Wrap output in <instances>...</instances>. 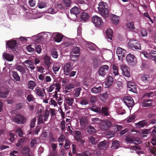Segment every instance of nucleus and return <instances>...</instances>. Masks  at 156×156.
<instances>
[{"label":"nucleus","mask_w":156,"mask_h":156,"mask_svg":"<svg viewBox=\"0 0 156 156\" xmlns=\"http://www.w3.org/2000/svg\"><path fill=\"white\" fill-rule=\"evenodd\" d=\"M105 4H106L105 3L101 2L99 3V7L98 8L101 15L104 17L106 18L109 16V11L108 9L105 8Z\"/></svg>","instance_id":"nucleus-1"},{"label":"nucleus","mask_w":156,"mask_h":156,"mask_svg":"<svg viewBox=\"0 0 156 156\" xmlns=\"http://www.w3.org/2000/svg\"><path fill=\"white\" fill-rule=\"evenodd\" d=\"M128 46L133 50L141 49V45L139 42L133 39L129 41Z\"/></svg>","instance_id":"nucleus-2"},{"label":"nucleus","mask_w":156,"mask_h":156,"mask_svg":"<svg viewBox=\"0 0 156 156\" xmlns=\"http://www.w3.org/2000/svg\"><path fill=\"white\" fill-rule=\"evenodd\" d=\"M109 67L107 65L102 66L99 68L98 71V74L99 76L104 77L107 75L108 73Z\"/></svg>","instance_id":"nucleus-3"},{"label":"nucleus","mask_w":156,"mask_h":156,"mask_svg":"<svg viewBox=\"0 0 156 156\" xmlns=\"http://www.w3.org/2000/svg\"><path fill=\"white\" fill-rule=\"evenodd\" d=\"M13 121L18 124H23L26 122V119L24 116L17 114L13 118Z\"/></svg>","instance_id":"nucleus-4"},{"label":"nucleus","mask_w":156,"mask_h":156,"mask_svg":"<svg viewBox=\"0 0 156 156\" xmlns=\"http://www.w3.org/2000/svg\"><path fill=\"white\" fill-rule=\"evenodd\" d=\"M92 22L96 27H100L103 25V22L100 17L97 16H94L92 17Z\"/></svg>","instance_id":"nucleus-5"},{"label":"nucleus","mask_w":156,"mask_h":156,"mask_svg":"<svg viewBox=\"0 0 156 156\" xmlns=\"http://www.w3.org/2000/svg\"><path fill=\"white\" fill-rule=\"evenodd\" d=\"M120 68L122 71V74L123 75L127 77L130 76V70L128 66L124 65H122L120 66Z\"/></svg>","instance_id":"nucleus-6"},{"label":"nucleus","mask_w":156,"mask_h":156,"mask_svg":"<svg viewBox=\"0 0 156 156\" xmlns=\"http://www.w3.org/2000/svg\"><path fill=\"white\" fill-rule=\"evenodd\" d=\"M73 69L72 66H71L70 62H68L65 64L63 66V71L66 76H68L69 72Z\"/></svg>","instance_id":"nucleus-7"},{"label":"nucleus","mask_w":156,"mask_h":156,"mask_svg":"<svg viewBox=\"0 0 156 156\" xmlns=\"http://www.w3.org/2000/svg\"><path fill=\"white\" fill-rule=\"evenodd\" d=\"M111 123L109 121H104L101 122L100 128L102 130H105L109 129L111 126Z\"/></svg>","instance_id":"nucleus-8"},{"label":"nucleus","mask_w":156,"mask_h":156,"mask_svg":"<svg viewBox=\"0 0 156 156\" xmlns=\"http://www.w3.org/2000/svg\"><path fill=\"white\" fill-rule=\"evenodd\" d=\"M126 60L129 65H132L136 62V58L133 55L129 54L126 56Z\"/></svg>","instance_id":"nucleus-9"},{"label":"nucleus","mask_w":156,"mask_h":156,"mask_svg":"<svg viewBox=\"0 0 156 156\" xmlns=\"http://www.w3.org/2000/svg\"><path fill=\"white\" fill-rule=\"evenodd\" d=\"M124 103L129 107H133L134 105V101L133 98L130 97H126L123 98Z\"/></svg>","instance_id":"nucleus-10"},{"label":"nucleus","mask_w":156,"mask_h":156,"mask_svg":"<svg viewBox=\"0 0 156 156\" xmlns=\"http://www.w3.org/2000/svg\"><path fill=\"white\" fill-rule=\"evenodd\" d=\"M126 51L120 47H118L116 50V53L119 60H122L125 56Z\"/></svg>","instance_id":"nucleus-11"},{"label":"nucleus","mask_w":156,"mask_h":156,"mask_svg":"<svg viewBox=\"0 0 156 156\" xmlns=\"http://www.w3.org/2000/svg\"><path fill=\"white\" fill-rule=\"evenodd\" d=\"M9 91L8 88H2L0 89V97L5 98L9 94Z\"/></svg>","instance_id":"nucleus-12"},{"label":"nucleus","mask_w":156,"mask_h":156,"mask_svg":"<svg viewBox=\"0 0 156 156\" xmlns=\"http://www.w3.org/2000/svg\"><path fill=\"white\" fill-rule=\"evenodd\" d=\"M63 35L60 33H56L53 35V39L55 41L57 42H60L63 38Z\"/></svg>","instance_id":"nucleus-13"},{"label":"nucleus","mask_w":156,"mask_h":156,"mask_svg":"<svg viewBox=\"0 0 156 156\" xmlns=\"http://www.w3.org/2000/svg\"><path fill=\"white\" fill-rule=\"evenodd\" d=\"M108 146V144L106 143V141H105L100 142L98 145V147L99 148L102 150H106Z\"/></svg>","instance_id":"nucleus-14"},{"label":"nucleus","mask_w":156,"mask_h":156,"mask_svg":"<svg viewBox=\"0 0 156 156\" xmlns=\"http://www.w3.org/2000/svg\"><path fill=\"white\" fill-rule=\"evenodd\" d=\"M6 44L8 47L11 49L13 50L14 47L16 45V40L9 41L6 43Z\"/></svg>","instance_id":"nucleus-15"},{"label":"nucleus","mask_w":156,"mask_h":156,"mask_svg":"<svg viewBox=\"0 0 156 156\" xmlns=\"http://www.w3.org/2000/svg\"><path fill=\"white\" fill-rule=\"evenodd\" d=\"M3 57L8 61H12L13 59V56L9 54L4 53L3 54Z\"/></svg>","instance_id":"nucleus-16"},{"label":"nucleus","mask_w":156,"mask_h":156,"mask_svg":"<svg viewBox=\"0 0 156 156\" xmlns=\"http://www.w3.org/2000/svg\"><path fill=\"white\" fill-rule=\"evenodd\" d=\"M44 89H43L42 90L41 89L36 88L35 91L36 94L39 96L43 97L44 96L45 94Z\"/></svg>","instance_id":"nucleus-17"},{"label":"nucleus","mask_w":156,"mask_h":156,"mask_svg":"<svg viewBox=\"0 0 156 156\" xmlns=\"http://www.w3.org/2000/svg\"><path fill=\"white\" fill-rule=\"evenodd\" d=\"M150 78V76L148 74H144L140 76V80L144 83L148 82Z\"/></svg>","instance_id":"nucleus-18"},{"label":"nucleus","mask_w":156,"mask_h":156,"mask_svg":"<svg viewBox=\"0 0 156 156\" xmlns=\"http://www.w3.org/2000/svg\"><path fill=\"white\" fill-rule=\"evenodd\" d=\"M50 59V57L47 55H46L44 57V62L47 67L48 68L49 67L51 63Z\"/></svg>","instance_id":"nucleus-19"},{"label":"nucleus","mask_w":156,"mask_h":156,"mask_svg":"<svg viewBox=\"0 0 156 156\" xmlns=\"http://www.w3.org/2000/svg\"><path fill=\"white\" fill-rule=\"evenodd\" d=\"M152 100L151 99H147L143 101L142 106L144 107L151 106L152 105Z\"/></svg>","instance_id":"nucleus-20"},{"label":"nucleus","mask_w":156,"mask_h":156,"mask_svg":"<svg viewBox=\"0 0 156 156\" xmlns=\"http://www.w3.org/2000/svg\"><path fill=\"white\" fill-rule=\"evenodd\" d=\"M102 89V87L101 86L95 87L91 89V92L95 94L100 93Z\"/></svg>","instance_id":"nucleus-21"},{"label":"nucleus","mask_w":156,"mask_h":156,"mask_svg":"<svg viewBox=\"0 0 156 156\" xmlns=\"http://www.w3.org/2000/svg\"><path fill=\"white\" fill-rule=\"evenodd\" d=\"M113 31L110 28L107 29L106 31V34L107 35V38L112 40L113 37Z\"/></svg>","instance_id":"nucleus-22"},{"label":"nucleus","mask_w":156,"mask_h":156,"mask_svg":"<svg viewBox=\"0 0 156 156\" xmlns=\"http://www.w3.org/2000/svg\"><path fill=\"white\" fill-rule=\"evenodd\" d=\"M101 113L104 116H108L109 115L108 108L107 107H102L101 110Z\"/></svg>","instance_id":"nucleus-23"},{"label":"nucleus","mask_w":156,"mask_h":156,"mask_svg":"<svg viewBox=\"0 0 156 156\" xmlns=\"http://www.w3.org/2000/svg\"><path fill=\"white\" fill-rule=\"evenodd\" d=\"M113 77L110 76H109L107 80L105 83V85L107 87H109L113 83Z\"/></svg>","instance_id":"nucleus-24"},{"label":"nucleus","mask_w":156,"mask_h":156,"mask_svg":"<svg viewBox=\"0 0 156 156\" xmlns=\"http://www.w3.org/2000/svg\"><path fill=\"white\" fill-rule=\"evenodd\" d=\"M108 95L107 92H105L104 94H101L100 97V99L102 101L104 102L106 101L108 98Z\"/></svg>","instance_id":"nucleus-25"},{"label":"nucleus","mask_w":156,"mask_h":156,"mask_svg":"<svg viewBox=\"0 0 156 156\" xmlns=\"http://www.w3.org/2000/svg\"><path fill=\"white\" fill-rule=\"evenodd\" d=\"M112 145L111 148L112 149H117L118 148L119 145V142L118 141L114 140L112 142Z\"/></svg>","instance_id":"nucleus-26"},{"label":"nucleus","mask_w":156,"mask_h":156,"mask_svg":"<svg viewBox=\"0 0 156 156\" xmlns=\"http://www.w3.org/2000/svg\"><path fill=\"white\" fill-rule=\"evenodd\" d=\"M70 12L72 14L75 15L76 16L79 13L80 11L77 7L75 6L70 9Z\"/></svg>","instance_id":"nucleus-27"},{"label":"nucleus","mask_w":156,"mask_h":156,"mask_svg":"<svg viewBox=\"0 0 156 156\" xmlns=\"http://www.w3.org/2000/svg\"><path fill=\"white\" fill-rule=\"evenodd\" d=\"M66 102L69 105L72 106L74 101V99L73 98L66 97L65 99Z\"/></svg>","instance_id":"nucleus-28"},{"label":"nucleus","mask_w":156,"mask_h":156,"mask_svg":"<svg viewBox=\"0 0 156 156\" xmlns=\"http://www.w3.org/2000/svg\"><path fill=\"white\" fill-rule=\"evenodd\" d=\"M127 28L131 31H134L135 29L134 27V23L132 22H130L127 24Z\"/></svg>","instance_id":"nucleus-29"},{"label":"nucleus","mask_w":156,"mask_h":156,"mask_svg":"<svg viewBox=\"0 0 156 156\" xmlns=\"http://www.w3.org/2000/svg\"><path fill=\"white\" fill-rule=\"evenodd\" d=\"M21 152L22 154H24L28 155L29 156H30V154H29L30 150L28 148L25 147H23L21 150Z\"/></svg>","instance_id":"nucleus-30"},{"label":"nucleus","mask_w":156,"mask_h":156,"mask_svg":"<svg viewBox=\"0 0 156 156\" xmlns=\"http://www.w3.org/2000/svg\"><path fill=\"white\" fill-rule=\"evenodd\" d=\"M36 84L35 82L32 80H30L28 83V88L31 90H33L36 86Z\"/></svg>","instance_id":"nucleus-31"},{"label":"nucleus","mask_w":156,"mask_h":156,"mask_svg":"<svg viewBox=\"0 0 156 156\" xmlns=\"http://www.w3.org/2000/svg\"><path fill=\"white\" fill-rule=\"evenodd\" d=\"M12 76L14 79L16 81H19L20 80V77L19 76L17 73L13 71L12 72Z\"/></svg>","instance_id":"nucleus-32"},{"label":"nucleus","mask_w":156,"mask_h":156,"mask_svg":"<svg viewBox=\"0 0 156 156\" xmlns=\"http://www.w3.org/2000/svg\"><path fill=\"white\" fill-rule=\"evenodd\" d=\"M112 22L115 25L118 24L119 22V16L114 15L112 19Z\"/></svg>","instance_id":"nucleus-33"},{"label":"nucleus","mask_w":156,"mask_h":156,"mask_svg":"<svg viewBox=\"0 0 156 156\" xmlns=\"http://www.w3.org/2000/svg\"><path fill=\"white\" fill-rule=\"evenodd\" d=\"M80 17L84 21H86L89 19V16L87 13L83 12L82 13Z\"/></svg>","instance_id":"nucleus-34"},{"label":"nucleus","mask_w":156,"mask_h":156,"mask_svg":"<svg viewBox=\"0 0 156 156\" xmlns=\"http://www.w3.org/2000/svg\"><path fill=\"white\" fill-rule=\"evenodd\" d=\"M80 48L78 47H74L72 49V54H78L80 55Z\"/></svg>","instance_id":"nucleus-35"},{"label":"nucleus","mask_w":156,"mask_h":156,"mask_svg":"<svg viewBox=\"0 0 156 156\" xmlns=\"http://www.w3.org/2000/svg\"><path fill=\"white\" fill-rule=\"evenodd\" d=\"M125 140L127 142L130 143H135L136 140L133 139V138L130 136H127L125 138Z\"/></svg>","instance_id":"nucleus-36"},{"label":"nucleus","mask_w":156,"mask_h":156,"mask_svg":"<svg viewBox=\"0 0 156 156\" xmlns=\"http://www.w3.org/2000/svg\"><path fill=\"white\" fill-rule=\"evenodd\" d=\"M82 135L80 132L78 131H76L75 132V137L77 141L80 140L82 137Z\"/></svg>","instance_id":"nucleus-37"},{"label":"nucleus","mask_w":156,"mask_h":156,"mask_svg":"<svg viewBox=\"0 0 156 156\" xmlns=\"http://www.w3.org/2000/svg\"><path fill=\"white\" fill-rule=\"evenodd\" d=\"M16 69L22 73H26L25 69L21 66L19 65H17L16 66Z\"/></svg>","instance_id":"nucleus-38"},{"label":"nucleus","mask_w":156,"mask_h":156,"mask_svg":"<svg viewBox=\"0 0 156 156\" xmlns=\"http://www.w3.org/2000/svg\"><path fill=\"white\" fill-rule=\"evenodd\" d=\"M147 121L145 120L140 121L137 123L138 125L141 127H143L144 126L147 125Z\"/></svg>","instance_id":"nucleus-39"},{"label":"nucleus","mask_w":156,"mask_h":156,"mask_svg":"<svg viewBox=\"0 0 156 156\" xmlns=\"http://www.w3.org/2000/svg\"><path fill=\"white\" fill-rule=\"evenodd\" d=\"M80 125L84 126L87 123V120L86 118L82 117L80 119Z\"/></svg>","instance_id":"nucleus-40"},{"label":"nucleus","mask_w":156,"mask_h":156,"mask_svg":"<svg viewBox=\"0 0 156 156\" xmlns=\"http://www.w3.org/2000/svg\"><path fill=\"white\" fill-rule=\"evenodd\" d=\"M113 73L115 76L118 75L119 74V71L117 67L115 64L112 66Z\"/></svg>","instance_id":"nucleus-41"},{"label":"nucleus","mask_w":156,"mask_h":156,"mask_svg":"<svg viewBox=\"0 0 156 156\" xmlns=\"http://www.w3.org/2000/svg\"><path fill=\"white\" fill-rule=\"evenodd\" d=\"M87 132L90 134H93L96 131L95 128L91 126H90L87 127Z\"/></svg>","instance_id":"nucleus-42"},{"label":"nucleus","mask_w":156,"mask_h":156,"mask_svg":"<svg viewBox=\"0 0 156 156\" xmlns=\"http://www.w3.org/2000/svg\"><path fill=\"white\" fill-rule=\"evenodd\" d=\"M90 153L88 151H85L83 153L78 154L76 156H90Z\"/></svg>","instance_id":"nucleus-43"},{"label":"nucleus","mask_w":156,"mask_h":156,"mask_svg":"<svg viewBox=\"0 0 156 156\" xmlns=\"http://www.w3.org/2000/svg\"><path fill=\"white\" fill-rule=\"evenodd\" d=\"M82 90L81 88L79 87L76 88L74 90V95L76 97H78L80 94V91Z\"/></svg>","instance_id":"nucleus-44"},{"label":"nucleus","mask_w":156,"mask_h":156,"mask_svg":"<svg viewBox=\"0 0 156 156\" xmlns=\"http://www.w3.org/2000/svg\"><path fill=\"white\" fill-rule=\"evenodd\" d=\"M36 117L33 118L31 120L30 123V128H34L35 127L36 122Z\"/></svg>","instance_id":"nucleus-45"},{"label":"nucleus","mask_w":156,"mask_h":156,"mask_svg":"<svg viewBox=\"0 0 156 156\" xmlns=\"http://www.w3.org/2000/svg\"><path fill=\"white\" fill-rule=\"evenodd\" d=\"M27 99L29 102L33 101L35 100L34 96L32 94L28 95L27 97Z\"/></svg>","instance_id":"nucleus-46"},{"label":"nucleus","mask_w":156,"mask_h":156,"mask_svg":"<svg viewBox=\"0 0 156 156\" xmlns=\"http://www.w3.org/2000/svg\"><path fill=\"white\" fill-rule=\"evenodd\" d=\"M74 85L72 83H69L67 84L65 86L66 90H69L72 88H74Z\"/></svg>","instance_id":"nucleus-47"},{"label":"nucleus","mask_w":156,"mask_h":156,"mask_svg":"<svg viewBox=\"0 0 156 156\" xmlns=\"http://www.w3.org/2000/svg\"><path fill=\"white\" fill-rule=\"evenodd\" d=\"M14 6L13 5L12 7H10L8 8V12L9 14L13 15L15 13Z\"/></svg>","instance_id":"nucleus-48"},{"label":"nucleus","mask_w":156,"mask_h":156,"mask_svg":"<svg viewBox=\"0 0 156 156\" xmlns=\"http://www.w3.org/2000/svg\"><path fill=\"white\" fill-rule=\"evenodd\" d=\"M115 134L112 131H108L107 133V137L108 138H111L112 137H113L115 136Z\"/></svg>","instance_id":"nucleus-49"},{"label":"nucleus","mask_w":156,"mask_h":156,"mask_svg":"<svg viewBox=\"0 0 156 156\" xmlns=\"http://www.w3.org/2000/svg\"><path fill=\"white\" fill-rule=\"evenodd\" d=\"M91 110L92 111L95 112H98L99 113H101V110L98 107H92L91 108Z\"/></svg>","instance_id":"nucleus-50"},{"label":"nucleus","mask_w":156,"mask_h":156,"mask_svg":"<svg viewBox=\"0 0 156 156\" xmlns=\"http://www.w3.org/2000/svg\"><path fill=\"white\" fill-rule=\"evenodd\" d=\"M47 6V4L44 2H40L38 4V7L39 8L42 9L46 7Z\"/></svg>","instance_id":"nucleus-51"},{"label":"nucleus","mask_w":156,"mask_h":156,"mask_svg":"<svg viewBox=\"0 0 156 156\" xmlns=\"http://www.w3.org/2000/svg\"><path fill=\"white\" fill-rule=\"evenodd\" d=\"M50 112L49 110H46L44 114V121H47L48 119V117L49 116Z\"/></svg>","instance_id":"nucleus-52"},{"label":"nucleus","mask_w":156,"mask_h":156,"mask_svg":"<svg viewBox=\"0 0 156 156\" xmlns=\"http://www.w3.org/2000/svg\"><path fill=\"white\" fill-rule=\"evenodd\" d=\"M37 140L35 139L32 140L30 142V146L31 148L34 147V146L37 143Z\"/></svg>","instance_id":"nucleus-53"},{"label":"nucleus","mask_w":156,"mask_h":156,"mask_svg":"<svg viewBox=\"0 0 156 156\" xmlns=\"http://www.w3.org/2000/svg\"><path fill=\"white\" fill-rule=\"evenodd\" d=\"M43 123V115H40L38 117L37 124L40 125Z\"/></svg>","instance_id":"nucleus-54"},{"label":"nucleus","mask_w":156,"mask_h":156,"mask_svg":"<svg viewBox=\"0 0 156 156\" xmlns=\"http://www.w3.org/2000/svg\"><path fill=\"white\" fill-rule=\"evenodd\" d=\"M150 150L151 152L154 154H156V147H155L150 146Z\"/></svg>","instance_id":"nucleus-55"},{"label":"nucleus","mask_w":156,"mask_h":156,"mask_svg":"<svg viewBox=\"0 0 156 156\" xmlns=\"http://www.w3.org/2000/svg\"><path fill=\"white\" fill-rule=\"evenodd\" d=\"M136 118V115H133L129 117L127 119V122H130L133 121Z\"/></svg>","instance_id":"nucleus-56"},{"label":"nucleus","mask_w":156,"mask_h":156,"mask_svg":"<svg viewBox=\"0 0 156 156\" xmlns=\"http://www.w3.org/2000/svg\"><path fill=\"white\" fill-rule=\"evenodd\" d=\"M51 54L54 58H57L58 56L57 51L55 50L52 51L51 52Z\"/></svg>","instance_id":"nucleus-57"},{"label":"nucleus","mask_w":156,"mask_h":156,"mask_svg":"<svg viewBox=\"0 0 156 156\" xmlns=\"http://www.w3.org/2000/svg\"><path fill=\"white\" fill-rule=\"evenodd\" d=\"M128 90H129L134 93H136L137 91V89L135 87H128Z\"/></svg>","instance_id":"nucleus-58"},{"label":"nucleus","mask_w":156,"mask_h":156,"mask_svg":"<svg viewBox=\"0 0 156 156\" xmlns=\"http://www.w3.org/2000/svg\"><path fill=\"white\" fill-rule=\"evenodd\" d=\"M89 139L90 141L92 144H96V141L95 138L94 137L91 136L90 137Z\"/></svg>","instance_id":"nucleus-59"},{"label":"nucleus","mask_w":156,"mask_h":156,"mask_svg":"<svg viewBox=\"0 0 156 156\" xmlns=\"http://www.w3.org/2000/svg\"><path fill=\"white\" fill-rule=\"evenodd\" d=\"M64 3L66 7H69L70 6L71 2L70 0H63Z\"/></svg>","instance_id":"nucleus-60"},{"label":"nucleus","mask_w":156,"mask_h":156,"mask_svg":"<svg viewBox=\"0 0 156 156\" xmlns=\"http://www.w3.org/2000/svg\"><path fill=\"white\" fill-rule=\"evenodd\" d=\"M28 3L31 7H34L36 5L35 0H29Z\"/></svg>","instance_id":"nucleus-61"},{"label":"nucleus","mask_w":156,"mask_h":156,"mask_svg":"<svg viewBox=\"0 0 156 156\" xmlns=\"http://www.w3.org/2000/svg\"><path fill=\"white\" fill-rule=\"evenodd\" d=\"M41 46L40 45H38L36 47L35 51L39 54H40L41 52Z\"/></svg>","instance_id":"nucleus-62"},{"label":"nucleus","mask_w":156,"mask_h":156,"mask_svg":"<svg viewBox=\"0 0 156 156\" xmlns=\"http://www.w3.org/2000/svg\"><path fill=\"white\" fill-rule=\"evenodd\" d=\"M88 101L85 99H83L80 102V104L82 105H86L88 104Z\"/></svg>","instance_id":"nucleus-63"},{"label":"nucleus","mask_w":156,"mask_h":156,"mask_svg":"<svg viewBox=\"0 0 156 156\" xmlns=\"http://www.w3.org/2000/svg\"><path fill=\"white\" fill-rule=\"evenodd\" d=\"M60 126L62 130H63L65 128V122L64 120H62L61 122Z\"/></svg>","instance_id":"nucleus-64"}]
</instances>
